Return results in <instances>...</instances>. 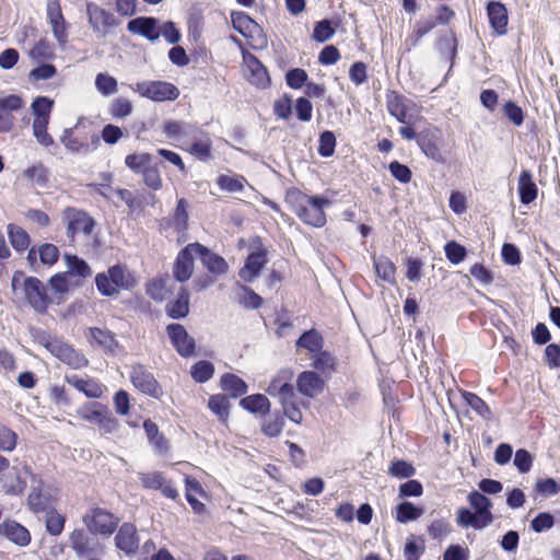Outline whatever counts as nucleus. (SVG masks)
<instances>
[{
  "mask_svg": "<svg viewBox=\"0 0 560 560\" xmlns=\"http://www.w3.org/2000/svg\"><path fill=\"white\" fill-rule=\"evenodd\" d=\"M295 214L305 224L320 228L326 223L324 208L330 205V201L319 196H308L300 190L289 191L287 196Z\"/></svg>",
  "mask_w": 560,
  "mask_h": 560,
  "instance_id": "nucleus-1",
  "label": "nucleus"
},
{
  "mask_svg": "<svg viewBox=\"0 0 560 560\" xmlns=\"http://www.w3.org/2000/svg\"><path fill=\"white\" fill-rule=\"evenodd\" d=\"M96 288L104 296L118 295L121 290H131L136 287L135 275L126 265H115L106 272L97 273L95 277Z\"/></svg>",
  "mask_w": 560,
  "mask_h": 560,
  "instance_id": "nucleus-2",
  "label": "nucleus"
},
{
  "mask_svg": "<svg viewBox=\"0 0 560 560\" xmlns=\"http://www.w3.org/2000/svg\"><path fill=\"white\" fill-rule=\"evenodd\" d=\"M90 125L84 118H80L73 128H67L60 136V142L72 153L89 154L95 151L101 142L96 132L78 133Z\"/></svg>",
  "mask_w": 560,
  "mask_h": 560,
  "instance_id": "nucleus-3",
  "label": "nucleus"
},
{
  "mask_svg": "<svg viewBox=\"0 0 560 560\" xmlns=\"http://www.w3.org/2000/svg\"><path fill=\"white\" fill-rule=\"evenodd\" d=\"M30 477V493L26 499L27 506L34 513L48 511L55 501L54 490L44 482L39 475L33 474L30 467L23 468Z\"/></svg>",
  "mask_w": 560,
  "mask_h": 560,
  "instance_id": "nucleus-4",
  "label": "nucleus"
},
{
  "mask_svg": "<svg viewBox=\"0 0 560 560\" xmlns=\"http://www.w3.org/2000/svg\"><path fill=\"white\" fill-rule=\"evenodd\" d=\"M82 522L91 534L110 536L117 528L119 518L105 509L92 508L83 515Z\"/></svg>",
  "mask_w": 560,
  "mask_h": 560,
  "instance_id": "nucleus-5",
  "label": "nucleus"
},
{
  "mask_svg": "<svg viewBox=\"0 0 560 560\" xmlns=\"http://www.w3.org/2000/svg\"><path fill=\"white\" fill-rule=\"evenodd\" d=\"M130 89L141 97L154 102L175 101L179 96V90L166 81H143L131 84Z\"/></svg>",
  "mask_w": 560,
  "mask_h": 560,
  "instance_id": "nucleus-6",
  "label": "nucleus"
},
{
  "mask_svg": "<svg viewBox=\"0 0 560 560\" xmlns=\"http://www.w3.org/2000/svg\"><path fill=\"white\" fill-rule=\"evenodd\" d=\"M61 219L67 229V236L71 242L79 233L91 235L95 226L94 219L88 212L73 207L66 208L62 211Z\"/></svg>",
  "mask_w": 560,
  "mask_h": 560,
  "instance_id": "nucleus-7",
  "label": "nucleus"
},
{
  "mask_svg": "<svg viewBox=\"0 0 560 560\" xmlns=\"http://www.w3.org/2000/svg\"><path fill=\"white\" fill-rule=\"evenodd\" d=\"M71 549L79 558H92L104 552V546L100 540L84 529H74L69 535Z\"/></svg>",
  "mask_w": 560,
  "mask_h": 560,
  "instance_id": "nucleus-8",
  "label": "nucleus"
},
{
  "mask_svg": "<svg viewBox=\"0 0 560 560\" xmlns=\"http://www.w3.org/2000/svg\"><path fill=\"white\" fill-rule=\"evenodd\" d=\"M23 291L28 304L38 313H45L54 299L48 295L47 288L44 283L35 278L27 277L23 279Z\"/></svg>",
  "mask_w": 560,
  "mask_h": 560,
  "instance_id": "nucleus-9",
  "label": "nucleus"
},
{
  "mask_svg": "<svg viewBox=\"0 0 560 560\" xmlns=\"http://www.w3.org/2000/svg\"><path fill=\"white\" fill-rule=\"evenodd\" d=\"M89 24L98 37H105L108 31L119 25V20L109 11L94 2L86 4Z\"/></svg>",
  "mask_w": 560,
  "mask_h": 560,
  "instance_id": "nucleus-10",
  "label": "nucleus"
},
{
  "mask_svg": "<svg viewBox=\"0 0 560 560\" xmlns=\"http://www.w3.org/2000/svg\"><path fill=\"white\" fill-rule=\"evenodd\" d=\"M47 22L50 25L54 38L60 45L65 47L68 43V28L67 23L59 0H48L46 5Z\"/></svg>",
  "mask_w": 560,
  "mask_h": 560,
  "instance_id": "nucleus-11",
  "label": "nucleus"
},
{
  "mask_svg": "<svg viewBox=\"0 0 560 560\" xmlns=\"http://www.w3.org/2000/svg\"><path fill=\"white\" fill-rule=\"evenodd\" d=\"M129 377L133 386L141 393L153 398H160L163 395L162 387L154 375L144 365H132Z\"/></svg>",
  "mask_w": 560,
  "mask_h": 560,
  "instance_id": "nucleus-12",
  "label": "nucleus"
},
{
  "mask_svg": "<svg viewBox=\"0 0 560 560\" xmlns=\"http://www.w3.org/2000/svg\"><path fill=\"white\" fill-rule=\"evenodd\" d=\"M197 250H201V245L198 243L189 244L182 249L174 264L173 273L177 281H187L194 271V257L197 256Z\"/></svg>",
  "mask_w": 560,
  "mask_h": 560,
  "instance_id": "nucleus-13",
  "label": "nucleus"
},
{
  "mask_svg": "<svg viewBox=\"0 0 560 560\" xmlns=\"http://www.w3.org/2000/svg\"><path fill=\"white\" fill-rule=\"evenodd\" d=\"M166 331L179 355L188 358L195 353V339L187 332L183 325L171 324L166 327Z\"/></svg>",
  "mask_w": 560,
  "mask_h": 560,
  "instance_id": "nucleus-14",
  "label": "nucleus"
},
{
  "mask_svg": "<svg viewBox=\"0 0 560 560\" xmlns=\"http://www.w3.org/2000/svg\"><path fill=\"white\" fill-rule=\"evenodd\" d=\"M293 373L290 370H281L270 382L266 392L282 402L287 399L296 398L294 387L291 383Z\"/></svg>",
  "mask_w": 560,
  "mask_h": 560,
  "instance_id": "nucleus-15",
  "label": "nucleus"
},
{
  "mask_svg": "<svg viewBox=\"0 0 560 560\" xmlns=\"http://www.w3.org/2000/svg\"><path fill=\"white\" fill-rule=\"evenodd\" d=\"M47 347L56 358L73 369L84 368L89 363L84 354L78 352L67 343L51 342Z\"/></svg>",
  "mask_w": 560,
  "mask_h": 560,
  "instance_id": "nucleus-16",
  "label": "nucleus"
},
{
  "mask_svg": "<svg viewBox=\"0 0 560 560\" xmlns=\"http://www.w3.org/2000/svg\"><path fill=\"white\" fill-rule=\"evenodd\" d=\"M86 337L92 346L101 348L105 353L116 354L120 349L115 335L106 328L91 327Z\"/></svg>",
  "mask_w": 560,
  "mask_h": 560,
  "instance_id": "nucleus-17",
  "label": "nucleus"
},
{
  "mask_svg": "<svg viewBox=\"0 0 560 560\" xmlns=\"http://www.w3.org/2000/svg\"><path fill=\"white\" fill-rule=\"evenodd\" d=\"M298 390L310 398L319 395L324 389V381L313 371L302 372L296 380Z\"/></svg>",
  "mask_w": 560,
  "mask_h": 560,
  "instance_id": "nucleus-18",
  "label": "nucleus"
},
{
  "mask_svg": "<svg viewBox=\"0 0 560 560\" xmlns=\"http://www.w3.org/2000/svg\"><path fill=\"white\" fill-rule=\"evenodd\" d=\"M163 131L167 138L174 140H190L191 138H196V135L202 133V130L196 125L177 120H171L165 122Z\"/></svg>",
  "mask_w": 560,
  "mask_h": 560,
  "instance_id": "nucleus-19",
  "label": "nucleus"
},
{
  "mask_svg": "<svg viewBox=\"0 0 560 560\" xmlns=\"http://www.w3.org/2000/svg\"><path fill=\"white\" fill-rule=\"evenodd\" d=\"M26 487V482L21 478V471L18 467H9L0 476V488L9 495H21Z\"/></svg>",
  "mask_w": 560,
  "mask_h": 560,
  "instance_id": "nucleus-20",
  "label": "nucleus"
},
{
  "mask_svg": "<svg viewBox=\"0 0 560 560\" xmlns=\"http://www.w3.org/2000/svg\"><path fill=\"white\" fill-rule=\"evenodd\" d=\"M127 30L130 33L141 35L151 42L160 37L158 20L155 18L140 16L128 22Z\"/></svg>",
  "mask_w": 560,
  "mask_h": 560,
  "instance_id": "nucleus-21",
  "label": "nucleus"
},
{
  "mask_svg": "<svg viewBox=\"0 0 560 560\" xmlns=\"http://www.w3.org/2000/svg\"><path fill=\"white\" fill-rule=\"evenodd\" d=\"M115 542L116 547L126 555L135 553L139 545L135 525L130 523L122 524L115 537Z\"/></svg>",
  "mask_w": 560,
  "mask_h": 560,
  "instance_id": "nucleus-22",
  "label": "nucleus"
},
{
  "mask_svg": "<svg viewBox=\"0 0 560 560\" xmlns=\"http://www.w3.org/2000/svg\"><path fill=\"white\" fill-rule=\"evenodd\" d=\"M487 14L493 31L499 35L506 34L509 18L505 5L498 1H490L487 4Z\"/></svg>",
  "mask_w": 560,
  "mask_h": 560,
  "instance_id": "nucleus-23",
  "label": "nucleus"
},
{
  "mask_svg": "<svg viewBox=\"0 0 560 560\" xmlns=\"http://www.w3.org/2000/svg\"><path fill=\"white\" fill-rule=\"evenodd\" d=\"M266 264V252L264 249L249 254L244 267L240 270L241 279L246 282L253 281Z\"/></svg>",
  "mask_w": 560,
  "mask_h": 560,
  "instance_id": "nucleus-24",
  "label": "nucleus"
},
{
  "mask_svg": "<svg viewBox=\"0 0 560 560\" xmlns=\"http://www.w3.org/2000/svg\"><path fill=\"white\" fill-rule=\"evenodd\" d=\"M67 382L88 398H100L104 394V386L93 378H80L77 375L67 376Z\"/></svg>",
  "mask_w": 560,
  "mask_h": 560,
  "instance_id": "nucleus-25",
  "label": "nucleus"
},
{
  "mask_svg": "<svg viewBox=\"0 0 560 560\" xmlns=\"http://www.w3.org/2000/svg\"><path fill=\"white\" fill-rule=\"evenodd\" d=\"M470 505L476 510L478 516H480L488 525L492 524L493 515L491 513L492 503L491 501L478 491H472L468 495Z\"/></svg>",
  "mask_w": 560,
  "mask_h": 560,
  "instance_id": "nucleus-26",
  "label": "nucleus"
},
{
  "mask_svg": "<svg viewBox=\"0 0 560 560\" xmlns=\"http://www.w3.org/2000/svg\"><path fill=\"white\" fill-rule=\"evenodd\" d=\"M1 529L7 538L20 546H26L31 540L30 532L14 521L4 522Z\"/></svg>",
  "mask_w": 560,
  "mask_h": 560,
  "instance_id": "nucleus-27",
  "label": "nucleus"
},
{
  "mask_svg": "<svg viewBox=\"0 0 560 560\" xmlns=\"http://www.w3.org/2000/svg\"><path fill=\"white\" fill-rule=\"evenodd\" d=\"M197 256L201 258L203 266L212 273L223 275L228 271V264L223 257L211 253L201 245V250H197Z\"/></svg>",
  "mask_w": 560,
  "mask_h": 560,
  "instance_id": "nucleus-28",
  "label": "nucleus"
},
{
  "mask_svg": "<svg viewBox=\"0 0 560 560\" xmlns=\"http://www.w3.org/2000/svg\"><path fill=\"white\" fill-rule=\"evenodd\" d=\"M54 100L47 96H37L31 104L33 121L49 122L50 114L54 108Z\"/></svg>",
  "mask_w": 560,
  "mask_h": 560,
  "instance_id": "nucleus-29",
  "label": "nucleus"
},
{
  "mask_svg": "<svg viewBox=\"0 0 560 560\" xmlns=\"http://www.w3.org/2000/svg\"><path fill=\"white\" fill-rule=\"evenodd\" d=\"M537 186L529 171H522L518 178V194L523 205H529L537 197Z\"/></svg>",
  "mask_w": 560,
  "mask_h": 560,
  "instance_id": "nucleus-30",
  "label": "nucleus"
},
{
  "mask_svg": "<svg viewBox=\"0 0 560 560\" xmlns=\"http://www.w3.org/2000/svg\"><path fill=\"white\" fill-rule=\"evenodd\" d=\"M248 74L247 78L250 83L266 88L269 84V77L267 69L262 63L254 56L247 60Z\"/></svg>",
  "mask_w": 560,
  "mask_h": 560,
  "instance_id": "nucleus-31",
  "label": "nucleus"
},
{
  "mask_svg": "<svg viewBox=\"0 0 560 560\" xmlns=\"http://www.w3.org/2000/svg\"><path fill=\"white\" fill-rule=\"evenodd\" d=\"M189 313V294L185 289H180L176 300L166 305V314L172 318H184Z\"/></svg>",
  "mask_w": 560,
  "mask_h": 560,
  "instance_id": "nucleus-32",
  "label": "nucleus"
},
{
  "mask_svg": "<svg viewBox=\"0 0 560 560\" xmlns=\"http://www.w3.org/2000/svg\"><path fill=\"white\" fill-rule=\"evenodd\" d=\"M240 405L252 413L266 415L270 410V401L262 394L249 395L241 399Z\"/></svg>",
  "mask_w": 560,
  "mask_h": 560,
  "instance_id": "nucleus-33",
  "label": "nucleus"
},
{
  "mask_svg": "<svg viewBox=\"0 0 560 560\" xmlns=\"http://www.w3.org/2000/svg\"><path fill=\"white\" fill-rule=\"evenodd\" d=\"M323 343H324L323 337L315 329L305 331L296 340V347L306 349L311 354H314L315 352H319V350L323 348Z\"/></svg>",
  "mask_w": 560,
  "mask_h": 560,
  "instance_id": "nucleus-34",
  "label": "nucleus"
},
{
  "mask_svg": "<svg viewBox=\"0 0 560 560\" xmlns=\"http://www.w3.org/2000/svg\"><path fill=\"white\" fill-rule=\"evenodd\" d=\"M221 388L230 393L234 398L244 395L247 392L246 383L234 374L226 373L221 377Z\"/></svg>",
  "mask_w": 560,
  "mask_h": 560,
  "instance_id": "nucleus-35",
  "label": "nucleus"
},
{
  "mask_svg": "<svg viewBox=\"0 0 560 560\" xmlns=\"http://www.w3.org/2000/svg\"><path fill=\"white\" fill-rule=\"evenodd\" d=\"M387 109L398 121L408 122L407 106L397 93L390 92L387 94Z\"/></svg>",
  "mask_w": 560,
  "mask_h": 560,
  "instance_id": "nucleus-36",
  "label": "nucleus"
},
{
  "mask_svg": "<svg viewBox=\"0 0 560 560\" xmlns=\"http://www.w3.org/2000/svg\"><path fill=\"white\" fill-rule=\"evenodd\" d=\"M456 522L463 528L472 527L475 529H482L487 526V522H485L477 513H472L468 509L460 508L456 513Z\"/></svg>",
  "mask_w": 560,
  "mask_h": 560,
  "instance_id": "nucleus-37",
  "label": "nucleus"
},
{
  "mask_svg": "<svg viewBox=\"0 0 560 560\" xmlns=\"http://www.w3.org/2000/svg\"><path fill=\"white\" fill-rule=\"evenodd\" d=\"M423 514L421 508H417L413 503L405 501L396 506V521L406 524L418 520Z\"/></svg>",
  "mask_w": 560,
  "mask_h": 560,
  "instance_id": "nucleus-38",
  "label": "nucleus"
},
{
  "mask_svg": "<svg viewBox=\"0 0 560 560\" xmlns=\"http://www.w3.org/2000/svg\"><path fill=\"white\" fill-rule=\"evenodd\" d=\"M106 410L107 407L100 402H89L80 407L77 413L81 419L96 424Z\"/></svg>",
  "mask_w": 560,
  "mask_h": 560,
  "instance_id": "nucleus-39",
  "label": "nucleus"
},
{
  "mask_svg": "<svg viewBox=\"0 0 560 560\" xmlns=\"http://www.w3.org/2000/svg\"><path fill=\"white\" fill-rule=\"evenodd\" d=\"M65 261L68 268V275H75L82 278H86L92 273V270L86 261L75 255L66 254Z\"/></svg>",
  "mask_w": 560,
  "mask_h": 560,
  "instance_id": "nucleus-40",
  "label": "nucleus"
},
{
  "mask_svg": "<svg viewBox=\"0 0 560 560\" xmlns=\"http://www.w3.org/2000/svg\"><path fill=\"white\" fill-rule=\"evenodd\" d=\"M373 264L376 275L384 281L392 282L394 280L396 267L393 261L385 257H374Z\"/></svg>",
  "mask_w": 560,
  "mask_h": 560,
  "instance_id": "nucleus-41",
  "label": "nucleus"
},
{
  "mask_svg": "<svg viewBox=\"0 0 560 560\" xmlns=\"http://www.w3.org/2000/svg\"><path fill=\"white\" fill-rule=\"evenodd\" d=\"M214 374V365L207 360L196 362L190 370V375L197 383H206Z\"/></svg>",
  "mask_w": 560,
  "mask_h": 560,
  "instance_id": "nucleus-42",
  "label": "nucleus"
},
{
  "mask_svg": "<svg viewBox=\"0 0 560 560\" xmlns=\"http://www.w3.org/2000/svg\"><path fill=\"white\" fill-rule=\"evenodd\" d=\"M8 234L12 246L16 250H24L28 247L30 236L21 226L10 224L8 226Z\"/></svg>",
  "mask_w": 560,
  "mask_h": 560,
  "instance_id": "nucleus-43",
  "label": "nucleus"
},
{
  "mask_svg": "<svg viewBox=\"0 0 560 560\" xmlns=\"http://www.w3.org/2000/svg\"><path fill=\"white\" fill-rule=\"evenodd\" d=\"M28 56L33 61L40 62L54 58V50L46 38L39 39L30 50Z\"/></svg>",
  "mask_w": 560,
  "mask_h": 560,
  "instance_id": "nucleus-44",
  "label": "nucleus"
},
{
  "mask_svg": "<svg viewBox=\"0 0 560 560\" xmlns=\"http://www.w3.org/2000/svg\"><path fill=\"white\" fill-rule=\"evenodd\" d=\"M208 407L221 421L228 420L230 404L225 396L212 395L209 398Z\"/></svg>",
  "mask_w": 560,
  "mask_h": 560,
  "instance_id": "nucleus-45",
  "label": "nucleus"
},
{
  "mask_svg": "<svg viewBox=\"0 0 560 560\" xmlns=\"http://www.w3.org/2000/svg\"><path fill=\"white\" fill-rule=\"evenodd\" d=\"M191 152L202 160H208L210 158V151L212 142L208 136L203 132L201 135H196V138H191Z\"/></svg>",
  "mask_w": 560,
  "mask_h": 560,
  "instance_id": "nucleus-46",
  "label": "nucleus"
},
{
  "mask_svg": "<svg viewBox=\"0 0 560 560\" xmlns=\"http://www.w3.org/2000/svg\"><path fill=\"white\" fill-rule=\"evenodd\" d=\"M465 402L475 410L480 417L485 419H489L491 416V410L488 405L476 394L469 392H463L462 394Z\"/></svg>",
  "mask_w": 560,
  "mask_h": 560,
  "instance_id": "nucleus-47",
  "label": "nucleus"
},
{
  "mask_svg": "<svg viewBox=\"0 0 560 560\" xmlns=\"http://www.w3.org/2000/svg\"><path fill=\"white\" fill-rule=\"evenodd\" d=\"M117 86V80L107 73H98L95 78V88L103 96L115 94Z\"/></svg>",
  "mask_w": 560,
  "mask_h": 560,
  "instance_id": "nucleus-48",
  "label": "nucleus"
},
{
  "mask_svg": "<svg viewBox=\"0 0 560 560\" xmlns=\"http://www.w3.org/2000/svg\"><path fill=\"white\" fill-rule=\"evenodd\" d=\"M46 513V528L50 535L57 536L61 534L65 527L66 518L60 513L56 512L52 508L48 511H44Z\"/></svg>",
  "mask_w": 560,
  "mask_h": 560,
  "instance_id": "nucleus-49",
  "label": "nucleus"
},
{
  "mask_svg": "<svg viewBox=\"0 0 560 560\" xmlns=\"http://www.w3.org/2000/svg\"><path fill=\"white\" fill-rule=\"evenodd\" d=\"M39 260L43 265L51 267L59 259V248L51 243H44L37 248Z\"/></svg>",
  "mask_w": 560,
  "mask_h": 560,
  "instance_id": "nucleus-50",
  "label": "nucleus"
},
{
  "mask_svg": "<svg viewBox=\"0 0 560 560\" xmlns=\"http://www.w3.org/2000/svg\"><path fill=\"white\" fill-rule=\"evenodd\" d=\"M284 420L279 413H273L265 419L261 431L269 438L279 436L283 430Z\"/></svg>",
  "mask_w": 560,
  "mask_h": 560,
  "instance_id": "nucleus-51",
  "label": "nucleus"
},
{
  "mask_svg": "<svg viewBox=\"0 0 560 560\" xmlns=\"http://www.w3.org/2000/svg\"><path fill=\"white\" fill-rule=\"evenodd\" d=\"M152 161V156L149 153H133L129 154L125 159L126 165L135 173H142Z\"/></svg>",
  "mask_w": 560,
  "mask_h": 560,
  "instance_id": "nucleus-52",
  "label": "nucleus"
},
{
  "mask_svg": "<svg viewBox=\"0 0 560 560\" xmlns=\"http://www.w3.org/2000/svg\"><path fill=\"white\" fill-rule=\"evenodd\" d=\"M312 366L322 372L332 370L336 364L335 357L328 351H323L322 349L319 350V352H315L314 354H312Z\"/></svg>",
  "mask_w": 560,
  "mask_h": 560,
  "instance_id": "nucleus-53",
  "label": "nucleus"
},
{
  "mask_svg": "<svg viewBox=\"0 0 560 560\" xmlns=\"http://www.w3.org/2000/svg\"><path fill=\"white\" fill-rule=\"evenodd\" d=\"M388 474L396 478H410L416 474V469L406 460L395 459L390 463Z\"/></svg>",
  "mask_w": 560,
  "mask_h": 560,
  "instance_id": "nucleus-54",
  "label": "nucleus"
},
{
  "mask_svg": "<svg viewBox=\"0 0 560 560\" xmlns=\"http://www.w3.org/2000/svg\"><path fill=\"white\" fill-rule=\"evenodd\" d=\"M25 175L28 179H31L37 187H45L48 182V171L46 167L38 163L28 167L25 171Z\"/></svg>",
  "mask_w": 560,
  "mask_h": 560,
  "instance_id": "nucleus-55",
  "label": "nucleus"
},
{
  "mask_svg": "<svg viewBox=\"0 0 560 560\" xmlns=\"http://www.w3.org/2000/svg\"><path fill=\"white\" fill-rule=\"evenodd\" d=\"M335 34L329 20H322L315 24L312 38L318 43H325L330 39Z\"/></svg>",
  "mask_w": 560,
  "mask_h": 560,
  "instance_id": "nucleus-56",
  "label": "nucleus"
},
{
  "mask_svg": "<svg viewBox=\"0 0 560 560\" xmlns=\"http://www.w3.org/2000/svg\"><path fill=\"white\" fill-rule=\"evenodd\" d=\"M132 104L124 97L115 98L109 106V114L114 118H125L132 113Z\"/></svg>",
  "mask_w": 560,
  "mask_h": 560,
  "instance_id": "nucleus-57",
  "label": "nucleus"
},
{
  "mask_svg": "<svg viewBox=\"0 0 560 560\" xmlns=\"http://www.w3.org/2000/svg\"><path fill=\"white\" fill-rule=\"evenodd\" d=\"M284 416L294 423H301L303 420V415L300 409V406L296 401V398L287 399L280 402Z\"/></svg>",
  "mask_w": 560,
  "mask_h": 560,
  "instance_id": "nucleus-58",
  "label": "nucleus"
},
{
  "mask_svg": "<svg viewBox=\"0 0 560 560\" xmlns=\"http://www.w3.org/2000/svg\"><path fill=\"white\" fill-rule=\"evenodd\" d=\"M49 122H36L33 121L32 129H33V136L35 137L36 141L44 145V147H50L54 144L52 137L47 132Z\"/></svg>",
  "mask_w": 560,
  "mask_h": 560,
  "instance_id": "nucleus-59",
  "label": "nucleus"
},
{
  "mask_svg": "<svg viewBox=\"0 0 560 560\" xmlns=\"http://www.w3.org/2000/svg\"><path fill=\"white\" fill-rule=\"evenodd\" d=\"M335 135L331 131H324L319 137L318 153L324 158L331 156L335 152Z\"/></svg>",
  "mask_w": 560,
  "mask_h": 560,
  "instance_id": "nucleus-60",
  "label": "nucleus"
},
{
  "mask_svg": "<svg viewBox=\"0 0 560 560\" xmlns=\"http://www.w3.org/2000/svg\"><path fill=\"white\" fill-rule=\"evenodd\" d=\"M245 179L242 176H226L222 175L219 177L218 184L221 189L226 191H241L244 188Z\"/></svg>",
  "mask_w": 560,
  "mask_h": 560,
  "instance_id": "nucleus-61",
  "label": "nucleus"
},
{
  "mask_svg": "<svg viewBox=\"0 0 560 560\" xmlns=\"http://www.w3.org/2000/svg\"><path fill=\"white\" fill-rule=\"evenodd\" d=\"M18 442L15 432L7 427L0 425V451L12 452Z\"/></svg>",
  "mask_w": 560,
  "mask_h": 560,
  "instance_id": "nucleus-62",
  "label": "nucleus"
},
{
  "mask_svg": "<svg viewBox=\"0 0 560 560\" xmlns=\"http://www.w3.org/2000/svg\"><path fill=\"white\" fill-rule=\"evenodd\" d=\"M445 255L451 262L457 265L464 260L466 248L455 241H452L445 245Z\"/></svg>",
  "mask_w": 560,
  "mask_h": 560,
  "instance_id": "nucleus-63",
  "label": "nucleus"
},
{
  "mask_svg": "<svg viewBox=\"0 0 560 560\" xmlns=\"http://www.w3.org/2000/svg\"><path fill=\"white\" fill-rule=\"evenodd\" d=\"M514 465L521 474H526L532 468L533 456L528 451L520 448L514 455Z\"/></svg>",
  "mask_w": 560,
  "mask_h": 560,
  "instance_id": "nucleus-64",
  "label": "nucleus"
}]
</instances>
